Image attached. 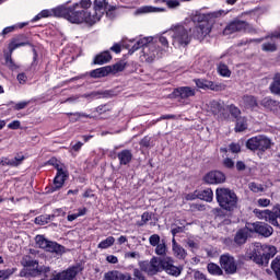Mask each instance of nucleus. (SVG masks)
I'll return each instance as SVG.
<instances>
[{
    "mask_svg": "<svg viewBox=\"0 0 280 280\" xmlns=\"http://www.w3.org/2000/svg\"><path fill=\"white\" fill-rule=\"evenodd\" d=\"M196 198H198V191L185 195V200H196Z\"/></svg>",
    "mask_w": 280,
    "mask_h": 280,
    "instance_id": "nucleus-64",
    "label": "nucleus"
},
{
    "mask_svg": "<svg viewBox=\"0 0 280 280\" xmlns=\"http://www.w3.org/2000/svg\"><path fill=\"white\" fill-rule=\"evenodd\" d=\"M248 128V124H246V119L244 117H240L236 120L235 130L236 132H244Z\"/></svg>",
    "mask_w": 280,
    "mask_h": 280,
    "instance_id": "nucleus-38",
    "label": "nucleus"
},
{
    "mask_svg": "<svg viewBox=\"0 0 280 280\" xmlns=\"http://www.w3.org/2000/svg\"><path fill=\"white\" fill-rule=\"evenodd\" d=\"M140 270L147 272V275H156V272L163 271V259L154 256L150 261H141Z\"/></svg>",
    "mask_w": 280,
    "mask_h": 280,
    "instance_id": "nucleus-9",
    "label": "nucleus"
},
{
    "mask_svg": "<svg viewBox=\"0 0 280 280\" xmlns=\"http://www.w3.org/2000/svg\"><path fill=\"white\" fill-rule=\"evenodd\" d=\"M60 10H69V8L59 7L52 11L43 10L33 19V21H40V19H49V16H54V14H55V16H63L67 19V13H65L63 11H60Z\"/></svg>",
    "mask_w": 280,
    "mask_h": 280,
    "instance_id": "nucleus-13",
    "label": "nucleus"
},
{
    "mask_svg": "<svg viewBox=\"0 0 280 280\" xmlns=\"http://www.w3.org/2000/svg\"><path fill=\"white\" fill-rule=\"evenodd\" d=\"M203 180L205 183H208V185H218L224 183L226 176L220 171H211L205 176Z\"/></svg>",
    "mask_w": 280,
    "mask_h": 280,
    "instance_id": "nucleus-14",
    "label": "nucleus"
},
{
    "mask_svg": "<svg viewBox=\"0 0 280 280\" xmlns=\"http://www.w3.org/2000/svg\"><path fill=\"white\" fill-rule=\"evenodd\" d=\"M8 128L10 130H19V128H21V121L14 120L8 125Z\"/></svg>",
    "mask_w": 280,
    "mask_h": 280,
    "instance_id": "nucleus-58",
    "label": "nucleus"
},
{
    "mask_svg": "<svg viewBox=\"0 0 280 280\" xmlns=\"http://www.w3.org/2000/svg\"><path fill=\"white\" fill-rule=\"evenodd\" d=\"M174 47H187L191 43V26L188 24H174L168 30Z\"/></svg>",
    "mask_w": 280,
    "mask_h": 280,
    "instance_id": "nucleus-4",
    "label": "nucleus"
},
{
    "mask_svg": "<svg viewBox=\"0 0 280 280\" xmlns=\"http://www.w3.org/2000/svg\"><path fill=\"white\" fill-rule=\"evenodd\" d=\"M209 34H211V23L209 22H201L195 28H191V38L197 40H205Z\"/></svg>",
    "mask_w": 280,
    "mask_h": 280,
    "instance_id": "nucleus-10",
    "label": "nucleus"
},
{
    "mask_svg": "<svg viewBox=\"0 0 280 280\" xmlns=\"http://www.w3.org/2000/svg\"><path fill=\"white\" fill-rule=\"evenodd\" d=\"M175 97H180V100H189L196 95V89L189 86H180L173 91Z\"/></svg>",
    "mask_w": 280,
    "mask_h": 280,
    "instance_id": "nucleus-16",
    "label": "nucleus"
},
{
    "mask_svg": "<svg viewBox=\"0 0 280 280\" xmlns=\"http://www.w3.org/2000/svg\"><path fill=\"white\" fill-rule=\"evenodd\" d=\"M155 255L165 257L167 255V244L162 240L160 244L155 245Z\"/></svg>",
    "mask_w": 280,
    "mask_h": 280,
    "instance_id": "nucleus-37",
    "label": "nucleus"
},
{
    "mask_svg": "<svg viewBox=\"0 0 280 280\" xmlns=\"http://www.w3.org/2000/svg\"><path fill=\"white\" fill-rule=\"evenodd\" d=\"M242 105L244 108H250V110H254V108H257L258 106L257 98H255V96L246 95L242 100Z\"/></svg>",
    "mask_w": 280,
    "mask_h": 280,
    "instance_id": "nucleus-27",
    "label": "nucleus"
},
{
    "mask_svg": "<svg viewBox=\"0 0 280 280\" xmlns=\"http://www.w3.org/2000/svg\"><path fill=\"white\" fill-rule=\"evenodd\" d=\"M269 89L273 95H280V73H277L273 77V81L271 82Z\"/></svg>",
    "mask_w": 280,
    "mask_h": 280,
    "instance_id": "nucleus-33",
    "label": "nucleus"
},
{
    "mask_svg": "<svg viewBox=\"0 0 280 280\" xmlns=\"http://www.w3.org/2000/svg\"><path fill=\"white\" fill-rule=\"evenodd\" d=\"M133 277L138 280H145V277H143V273L139 269L133 270Z\"/></svg>",
    "mask_w": 280,
    "mask_h": 280,
    "instance_id": "nucleus-62",
    "label": "nucleus"
},
{
    "mask_svg": "<svg viewBox=\"0 0 280 280\" xmlns=\"http://www.w3.org/2000/svg\"><path fill=\"white\" fill-rule=\"evenodd\" d=\"M247 229H249L250 233H259L264 237H270L273 231L272 226L261 222L247 223Z\"/></svg>",
    "mask_w": 280,
    "mask_h": 280,
    "instance_id": "nucleus-12",
    "label": "nucleus"
},
{
    "mask_svg": "<svg viewBox=\"0 0 280 280\" xmlns=\"http://www.w3.org/2000/svg\"><path fill=\"white\" fill-rule=\"evenodd\" d=\"M159 43H161L163 48L158 46V49H164L163 54H165V51H167V49H170V42L167 40V37L165 35H161L159 37Z\"/></svg>",
    "mask_w": 280,
    "mask_h": 280,
    "instance_id": "nucleus-47",
    "label": "nucleus"
},
{
    "mask_svg": "<svg viewBox=\"0 0 280 280\" xmlns=\"http://www.w3.org/2000/svg\"><path fill=\"white\" fill-rule=\"evenodd\" d=\"M110 71V67L98 68L91 72V78H106Z\"/></svg>",
    "mask_w": 280,
    "mask_h": 280,
    "instance_id": "nucleus-31",
    "label": "nucleus"
},
{
    "mask_svg": "<svg viewBox=\"0 0 280 280\" xmlns=\"http://www.w3.org/2000/svg\"><path fill=\"white\" fill-rule=\"evenodd\" d=\"M270 145H272V142L266 136H256L249 138L246 142L248 150H259L260 152H266V150H269Z\"/></svg>",
    "mask_w": 280,
    "mask_h": 280,
    "instance_id": "nucleus-7",
    "label": "nucleus"
},
{
    "mask_svg": "<svg viewBox=\"0 0 280 280\" xmlns=\"http://www.w3.org/2000/svg\"><path fill=\"white\" fill-rule=\"evenodd\" d=\"M199 200H205L206 202H211L213 200V190L211 188L197 191Z\"/></svg>",
    "mask_w": 280,
    "mask_h": 280,
    "instance_id": "nucleus-30",
    "label": "nucleus"
},
{
    "mask_svg": "<svg viewBox=\"0 0 280 280\" xmlns=\"http://www.w3.org/2000/svg\"><path fill=\"white\" fill-rule=\"evenodd\" d=\"M49 165H52L57 172H65V164H61L56 158H52L48 161Z\"/></svg>",
    "mask_w": 280,
    "mask_h": 280,
    "instance_id": "nucleus-43",
    "label": "nucleus"
},
{
    "mask_svg": "<svg viewBox=\"0 0 280 280\" xmlns=\"http://www.w3.org/2000/svg\"><path fill=\"white\" fill-rule=\"evenodd\" d=\"M275 38H280V32H276L270 36L271 42L262 44V51H277Z\"/></svg>",
    "mask_w": 280,
    "mask_h": 280,
    "instance_id": "nucleus-24",
    "label": "nucleus"
},
{
    "mask_svg": "<svg viewBox=\"0 0 280 280\" xmlns=\"http://www.w3.org/2000/svg\"><path fill=\"white\" fill-rule=\"evenodd\" d=\"M261 105L265 106V108H268L269 110H277V107L280 106V103L266 97L261 101Z\"/></svg>",
    "mask_w": 280,
    "mask_h": 280,
    "instance_id": "nucleus-34",
    "label": "nucleus"
},
{
    "mask_svg": "<svg viewBox=\"0 0 280 280\" xmlns=\"http://www.w3.org/2000/svg\"><path fill=\"white\" fill-rule=\"evenodd\" d=\"M79 272H82V267L74 266L62 272H60L61 280H73L78 276Z\"/></svg>",
    "mask_w": 280,
    "mask_h": 280,
    "instance_id": "nucleus-19",
    "label": "nucleus"
},
{
    "mask_svg": "<svg viewBox=\"0 0 280 280\" xmlns=\"http://www.w3.org/2000/svg\"><path fill=\"white\" fill-rule=\"evenodd\" d=\"M271 268L276 272L278 280H280V256H277L271 262Z\"/></svg>",
    "mask_w": 280,
    "mask_h": 280,
    "instance_id": "nucleus-45",
    "label": "nucleus"
},
{
    "mask_svg": "<svg viewBox=\"0 0 280 280\" xmlns=\"http://www.w3.org/2000/svg\"><path fill=\"white\" fill-rule=\"evenodd\" d=\"M220 266L225 270L226 275H235L237 272V264L235 258L229 254H224L220 257Z\"/></svg>",
    "mask_w": 280,
    "mask_h": 280,
    "instance_id": "nucleus-11",
    "label": "nucleus"
},
{
    "mask_svg": "<svg viewBox=\"0 0 280 280\" xmlns=\"http://www.w3.org/2000/svg\"><path fill=\"white\" fill-rule=\"evenodd\" d=\"M195 84L197 89H211V81L206 80V79H195Z\"/></svg>",
    "mask_w": 280,
    "mask_h": 280,
    "instance_id": "nucleus-41",
    "label": "nucleus"
},
{
    "mask_svg": "<svg viewBox=\"0 0 280 280\" xmlns=\"http://www.w3.org/2000/svg\"><path fill=\"white\" fill-rule=\"evenodd\" d=\"M223 167H226L228 170H233L235 167V162L231 158H225L223 160Z\"/></svg>",
    "mask_w": 280,
    "mask_h": 280,
    "instance_id": "nucleus-52",
    "label": "nucleus"
},
{
    "mask_svg": "<svg viewBox=\"0 0 280 280\" xmlns=\"http://www.w3.org/2000/svg\"><path fill=\"white\" fill-rule=\"evenodd\" d=\"M162 270H165V272L172 277H180V272H183V268L174 266V264L170 261V258L163 259Z\"/></svg>",
    "mask_w": 280,
    "mask_h": 280,
    "instance_id": "nucleus-17",
    "label": "nucleus"
},
{
    "mask_svg": "<svg viewBox=\"0 0 280 280\" xmlns=\"http://www.w3.org/2000/svg\"><path fill=\"white\" fill-rule=\"evenodd\" d=\"M51 272V268L47 266L38 267V261L28 260L25 266V272H21V277H38L39 275H47Z\"/></svg>",
    "mask_w": 280,
    "mask_h": 280,
    "instance_id": "nucleus-8",
    "label": "nucleus"
},
{
    "mask_svg": "<svg viewBox=\"0 0 280 280\" xmlns=\"http://www.w3.org/2000/svg\"><path fill=\"white\" fill-rule=\"evenodd\" d=\"M258 207H270V199L260 198L257 200Z\"/></svg>",
    "mask_w": 280,
    "mask_h": 280,
    "instance_id": "nucleus-57",
    "label": "nucleus"
},
{
    "mask_svg": "<svg viewBox=\"0 0 280 280\" xmlns=\"http://www.w3.org/2000/svg\"><path fill=\"white\" fill-rule=\"evenodd\" d=\"M49 220H51L50 215H39L37 218H35V224H39V226H45V224L49 223Z\"/></svg>",
    "mask_w": 280,
    "mask_h": 280,
    "instance_id": "nucleus-46",
    "label": "nucleus"
},
{
    "mask_svg": "<svg viewBox=\"0 0 280 280\" xmlns=\"http://www.w3.org/2000/svg\"><path fill=\"white\" fill-rule=\"evenodd\" d=\"M194 277L196 280H207V276H205V273L200 272V271H196L194 273Z\"/></svg>",
    "mask_w": 280,
    "mask_h": 280,
    "instance_id": "nucleus-63",
    "label": "nucleus"
},
{
    "mask_svg": "<svg viewBox=\"0 0 280 280\" xmlns=\"http://www.w3.org/2000/svg\"><path fill=\"white\" fill-rule=\"evenodd\" d=\"M30 45V42H16L13 40L10 45H9V51H11V54L14 51V49H19V47H25Z\"/></svg>",
    "mask_w": 280,
    "mask_h": 280,
    "instance_id": "nucleus-44",
    "label": "nucleus"
},
{
    "mask_svg": "<svg viewBox=\"0 0 280 280\" xmlns=\"http://www.w3.org/2000/svg\"><path fill=\"white\" fill-rule=\"evenodd\" d=\"M23 159H25L23 155H18L13 159H2L1 163L2 165H10L11 167H19V165H21V163H23Z\"/></svg>",
    "mask_w": 280,
    "mask_h": 280,
    "instance_id": "nucleus-28",
    "label": "nucleus"
},
{
    "mask_svg": "<svg viewBox=\"0 0 280 280\" xmlns=\"http://www.w3.org/2000/svg\"><path fill=\"white\" fill-rule=\"evenodd\" d=\"M248 24L244 21H234L230 23L223 31L225 36H229V34H234V32H242V30H246Z\"/></svg>",
    "mask_w": 280,
    "mask_h": 280,
    "instance_id": "nucleus-18",
    "label": "nucleus"
},
{
    "mask_svg": "<svg viewBox=\"0 0 280 280\" xmlns=\"http://www.w3.org/2000/svg\"><path fill=\"white\" fill-rule=\"evenodd\" d=\"M18 82H20V84H25V82H27V74L26 73H19L18 74Z\"/></svg>",
    "mask_w": 280,
    "mask_h": 280,
    "instance_id": "nucleus-61",
    "label": "nucleus"
},
{
    "mask_svg": "<svg viewBox=\"0 0 280 280\" xmlns=\"http://www.w3.org/2000/svg\"><path fill=\"white\" fill-rule=\"evenodd\" d=\"M224 108V106L222 105V103L218 102V101H211L208 104V113H212V115H219V113H222V109Z\"/></svg>",
    "mask_w": 280,
    "mask_h": 280,
    "instance_id": "nucleus-29",
    "label": "nucleus"
},
{
    "mask_svg": "<svg viewBox=\"0 0 280 280\" xmlns=\"http://www.w3.org/2000/svg\"><path fill=\"white\" fill-rule=\"evenodd\" d=\"M230 150H231V152H233V154H237L241 152L242 148L237 143H231Z\"/></svg>",
    "mask_w": 280,
    "mask_h": 280,
    "instance_id": "nucleus-59",
    "label": "nucleus"
},
{
    "mask_svg": "<svg viewBox=\"0 0 280 280\" xmlns=\"http://www.w3.org/2000/svg\"><path fill=\"white\" fill-rule=\"evenodd\" d=\"M161 243V236H159V234H152L150 237H149V244L151 246H158V244Z\"/></svg>",
    "mask_w": 280,
    "mask_h": 280,
    "instance_id": "nucleus-51",
    "label": "nucleus"
},
{
    "mask_svg": "<svg viewBox=\"0 0 280 280\" xmlns=\"http://www.w3.org/2000/svg\"><path fill=\"white\" fill-rule=\"evenodd\" d=\"M110 73H119L121 71H124V69H126V63L124 62H118L115 63L114 66L110 67Z\"/></svg>",
    "mask_w": 280,
    "mask_h": 280,
    "instance_id": "nucleus-48",
    "label": "nucleus"
},
{
    "mask_svg": "<svg viewBox=\"0 0 280 280\" xmlns=\"http://www.w3.org/2000/svg\"><path fill=\"white\" fill-rule=\"evenodd\" d=\"M271 214L273 215V220H277V218L280 219V205L273 207Z\"/></svg>",
    "mask_w": 280,
    "mask_h": 280,
    "instance_id": "nucleus-60",
    "label": "nucleus"
},
{
    "mask_svg": "<svg viewBox=\"0 0 280 280\" xmlns=\"http://www.w3.org/2000/svg\"><path fill=\"white\" fill-rule=\"evenodd\" d=\"M138 14H152V13H161L165 12V8L144 5L137 10Z\"/></svg>",
    "mask_w": 280,
    "mask_h": 280,
    "instance_id": "nucleus-25",
    "label": "nucleus"
},
{
    "mask_svg": "<svg viewBox=\"0 0 280 280\" xmlns=\"http://www.w3.org/2000/svg\"><path fill=\"white\" fill-rule=\"evenodd\" d=\"M248 233H250V229H248V223H247L245 228L241 229L236 233L234 237L235 244H238V245L246 244V240H248Z\"/></svg>",
    "mask_w": 280,
    "mask_h": 280,
    "instance_id": "nucleus-21",
    "label": "nucleus"
},
{
    "mask_svg": "<svg viewBox=\"0 0 280 280\" xmlns=\"http://www.w3.org/2000/svg\"><path fill=\"white\" fill-rule=\"evenodd\" d=\"M249 189L254 194H261V191H265L264 186L261 184L250 183Z\"/></svg>",
    "mask_w": 280,
    "mask_h": 280,
    "instance_id": "nucleus-49",
    "label": "nucleus"
},
{
    "mask_svg": "<svg viewBox=\"0 0 280 280\" xmlns=\"http://www.w3.org/2000/svg\"><path fill=\"white\" fill-rule=\"evenodd\" d=\"M154 37H142L131 48V54H135L138 49H141L140 61L148 65L154 62L156 58H162L165 49H160L156 44L153 43Z\"/></svg>",
    "mask_w": 280,
    "mask_h": 280,
    "instance_id": "nucleus-2",
    "label": "nucleus"
},
{
    "mask_svg": "<svg viewBox=\"0 0 280 280\" xmlns=\"http://www.w3.org/2000/svg\"><path fill=\"white\" fill-rule=\"evenodd\" d=\"M82 215H86V208H79L78 213L68 214L67 220L68 222H73L78 218H82Z\"/></svg>",
    "mask_w": 280,
    "mask_h": 280,
    "instance_id": "nucleus-39",
    "label": "nucleus"
},
{
    "mask_svg": "<svg viewBox=\"0 0 280 280\" xmlns=\"http://www.w3.org/2000/svg\"><path fill=\"white\" fill-rule=\"evenodd\" d=\"M217 202L225 211H234L237 209V195L229 188H217Z\"/></svg>",
    "mask_w": 280,
    "mask_h": 280,
    "instance_id": "nucleus-5",
    "label": "nucleus"
},
{
    "mask_svg": "<svg viewBox=\"0 0 280 280\" xmlns=\"http://www.w3.org/2000/svg\"><path fill=\"white\" fill-rule=\"evenodd\" d=\"M115 238L113 236H108L107 238L101 241L97 245V248L101 250H106L107 248H110V246H114Z\"/></svg>",
    "mask_w": 280,
    "mask_h": 280,
    "instance_id": "nucleus-35",
    "label": "nucleus"
},
{
    "mask_svg": "<svg viewBox=\"0 0 280 280\" xmlns=\"http://www.w3.org/2000/svg\"><path fill=\"white\" fill-rule=\"evenodd\" d=\"M119 165H128L132 161V151L125 149L117 154Z\"/></svg>",
    "mask_w": 280,
    "mask_h": 280,
    "instance_id": "nucleus-22",
    "label": "nucleus"
},
{
    "mask_svg": "<svg viewBox=\"0 0 280 280\" xmlns=\"http://www.w3.org/2000/svg\"><path fill=\"white\" fill-rule=\"evenodd\" d=\"M167 8L174 9L180 7V0H165Z\"/></svg>",
    "mask_w": 280,
    "mask_h": 280,
    "instance_id": "nucleus-54",
    "label": "nucleus"
},
{
    "mask_svg": "<svg viewBox=\"0 0 280 280\" xmlns=\"http://www.w3.org/2000/svg\"><path fill=\"white\" fill-rule=\"evenodd\" d=\"M277 255V247L272 245H261L256 243L249 246L248 250L245 254L246 259H250L258 266H268L271 257Z\"/></svg>",
    "mask_w": 280,
    "mask_h": 280,
    "instance_id": "nucleus-3",
    "label": "nucleus"
},
{
    "mask_svg": "<svg viewBox=\"0 0 280 280\" xmlns=\"http://www.w3.org/2000/svg\"><path fill=\"white\" fill-rule=\"evenodd\" d=\"M150 220H152V215L149 214V212H144L141 215V222L139 223V226H143V224H145L147 222H150Z\"/></svg>",
    "mask_w": 280,
    "mask_h": 280,
    "instance_id": "nucleus-55",
    "label": "nucleus"
},
{
    "mask_svg": "<svg viewBox=\"0 0 280 280\" xmlns=\"http://www.w3.org/2000/svg\"><path fill=\"white\" fill-rule=\"evenodd\" d=\"M229 110H230L231 115H233V117H240V115L242 113L240 110V108H237L235 105H230Z\"/></svg>",
    "mask_w": 280,
    "mask_h": 280,
    "instance_id": "nucleus-56",
    "label": "nucleus"
},
{
    "mask_svg": "<svg viewBox=\"0 0 280 280\" xmlns=\"http://www.w3.org/2000/svg\"><path fill=\"white\" fill-rule=\"evenodd\" d=\"M208 272L210 275H215L218 277L222 276V268H220V266L213 264V262H210L208 264Z\"/></svg>",
    "mask_w": 280,
    "mask_h": 280,
    "instance_id": "nucleus-40",
    "label": "nucleus"
},
{
    "mask_svg": "<svg viewBox=\"0 0 280 280\" xmlns=\"http://www.w3.org/2000/svg\"><path fill=\"white\" fill-rule=\"evenodd\" d=\"M218 73L222 75V78H231V71L229 69V66L224 63H220L218 66Z\"/></svg>",
    "mask_w": 280,
    "mask_h": 280,
    "instance_id": "nucleus-42",
    "label": "nucleus"
},
{
    "mask_svg": "<svg viewBox=\"0 0 280 280\" xmlns=\"http://www.w3.org/2000/svg\"><path fill=\"white\" fill-rule=\"evenodd\" d=\"M122 279H124V273L120 271L114 270L105 273L103 280H122Z\"/></svg>",
    "mask_w": 280,
    "mask_h": 280,
    "instance_id": "nucleus-36",
    "label": "nucleus"
},
{
    "mask_svg": "<svg viewBox=\"0 0 280 280\" xmlns=\"http://www.w3.org/2000/svg\"><path fill=\"white\" fill-rule=\"evenodd\" d=\"M226 85L223 83H213V81H210V91H225Z\"/></svg>",
    "mask_w": 280,
    "mask_h": 280,
    "instance_id": "nucleus-50",
    "label": "nucleus"
},
{
    "mask_svg": "<svg viewBox=\"0 0 280 280\" xmlns=\"http://www.w3.org/2000/svg\"><path fill=\"white\" fill-rule=\"evenodd\" d=\"M110 60H113V56H110V51L106 50L95 57L94 65H106Z\"/></svg>",
    "mask_w": 280,
    "mask_h": 280,
    "instance_id": "nucleus-26",
    "label": "nucleus"
},
{
    "mask_svg": "<svg viewBox=\"0 0 280 280\" xmlns=\"http://www.w3.org/2000/svg\"><path fill=\"white\" fill-rule=\"evenodd\" d=\"M254 213L259 220H265L266 222H269V224H272V226H279V222L275 220L272 211L254 209Z\"/></svg>",
    "mask_w": 280,
    "mask_h": 280,
    "instance_id": "nucleus-15",
    "label": "nucleus"
},
{
    "mask_svg": "<svg viewBox=\"0 0 280 280\" xmlns=\"http://www.w3.org/2000/svg\"><path fill=\"white\" fill-rule=\"evenodd\" d=\"M66 180H67V171L57 172V175L55 176V179H54V186L51 191H58V189H61Z\"/></svg>",
    "mask_w": 280,
    "mask_h": 280,
    "instance_id": "nucleus-20",
    "label": "nucleus"
},
{
    "mask_svg": "<svg viewBox=\"0 0 280 280\" xmlns=\"http://www.w3.org/2000/svg\"><path fill=\"white\" fill-rule=\"evenodd\" d=\"M4 66L8 67L11 71H16L19 66L12 60V52H4Z\"/></svg>",
    "mask_w": 280,
    "mask_h": 280,
    "instance_id": "nucleus-32",
    "label": "nucleus"
},
{
    "mask_svg": "<svg viewBox=\"0 0 280 280\" xmlns=\"http://www.w3.org/2000/svg\"><path fill=\"white\" fill-rule=\"evenodd\" d=\"M92 5L91 0H80L69 9H59V11L65 12L66 19L70 23L95 25L104 16L106 10H115V7L108 8V1L106 0H95L93 9H91Z\"/></svg>",
    "mask_w": 280,
    "mask_h": 280,
    "instance_id": "nucleus-1",
    "label": "nucleus"
},
{
    "mask_svg": "<svg viewBox=\"0 0 280 280\" xmlns=\"http://www.w3.org/2000/svg\"><path fill=\"white\" fill-rule=\"evenodd\" d=\"M12 273H13L12 269L0 270V280L10 279Z\"/></svg>",
    "mask_w": 280,
    "mask_h": 280,
    "instance_id": "nucleus-53",
    "label": "nucleus"
},
{
    "mask_svg": "<svg viewBox=\"0 0 280 280\" xmlns=\"http://www.w3.org/2000/svg\"><path fill=\"white\" fill-rule=\"evenodd\" d=\"M35 244L38 248H43L48 253H56L57 255H62L65 253V247L56 242L48 241L43 235L35 236Z\"/></svg>",
    "mask_w": 280,
    "mask_h": 280,
    "instance_id": "nucleus-6",
    "label": "nucleus"
},
{
    "mask_svg": "<svg viewBox=\"0 0 280 280\" xmlns=\"http://www.w3.org/2000/svg\"><path fill=\"white\" fill-rule=\"evenodd\" d=\"M172 250L177 259H185L187 257V250L183 248L178 243H176V238L173 237L172 240Z\"/></svg>",
    "mask_w": 280,
    "mask_h": 280,
    "instance_id": "nucleus-23",
    "label": "nucleus"
}]
</instances>
